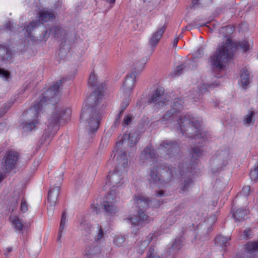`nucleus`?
<instances>
[{"instance_id": "obj_1", "label": "nucleus", "mask_w": 258, "mask_h": 258, "mask_svg": "<svg viewBox=\"0 0 258 258\" xmlns=\"http://www.w3.org/2000/svg\"><path fill=\"white\" fill-rule=\"evenodd\" d=\"M88 83L95 88L92 94L85 101L80 115V123L87 137L90 138L98 128L100 116L95 108L103 99L105 85L97 80L94 73L90 74Z\"/></svg>"}, {"instance_id": "obj_2", "label": "nucleus", "mask_w": 258, "mask_h": 258, "mask_svg": "<svg viewBox=\"0 0 258 258\" xmlns=\"http://www.w3.org/2000/svg\"><path fill=\"white\" fill-rule=\"evenodd\" d=\"M140 162L153 164L150 167L148 179L151 183L158 186L162 185L173 177L172 167L165 164H159L156 160L155 154L152 147H147L140 155Z\"/></svg>"}, {"instance_id": "obj_3", "label": "nucleus", "mask_w": 258, "mask_h": 258, "mask_svg": "<svg viewBox=\"0 0 258 258\" xmlns=\"http://www.w3.org/2000/svg\"><path fill=\"white\" fill-rule=\"evenodd\" d=\"M62 81L59 80L53 84L43 94L42 99L37 104L34 105L31 107L25 113V116L27 121L23 124V128L24 132H29L32 131L38 123V116L39 111L42 107L43 103L51 100L56 96H57L59 92V89L61 86Z\"/></svg>"}, {"instance_id": "obj_4", "label": "nucleus", "mask_w": 258, "mask_h": 258, "mask_svg": "<svg viewBox=\"0 0 258 258\" xmlns=\"http://www.w3.org/2000/svg\"><path fill=\"white\" fill-rule=\"evenodd\" d=\"M233 43L227 38L217 48L215 52L211 56L209 63L212 68L223 69L226 63L232 56Z\"/></svg>"}, {"instance_id": "obj_5", "label": "nucleus", "mask_w": 258, "mask_h": 258, "mask_svg": "<svg viewBox=\"0 0 258 258\" xmlns=\"http://www.w3.org/2000/svg\"><path fill=\"white\" fill-rule=\"evenodd\" d=\"M133 205L138 208L137 218H135L129 216L124 220L128 223L131 224L133 227L141 228L144 225V223L148 222L149 217L145 214L143 210H145L150 205L148 199L141 195L135 196L132 201Z\"/></svg>"}, {"instance_id": "obj_6", "label": "nucleus", "mask_w": 258, "mask_h": 258, "mask_svg": "<svg viewBox=\"0 0 258 258\" xmlns=\"http://www.w3.org/2000/svg\"><path fill=\"white\" fill-rule=\"evenodd\" d=\"M177 127L181 133L189 137L204 138L205 134L202 133L201 122L190 115L180 116L177 121Z\"/></svg>"}, {"instance_id": "obj_7", "label": "nucleus", "mask_w": 258, "mask_h": 258, "mask_svg": "<svg viewBox=\"0 0 258 258\" xmlns=\"http://www.w3.org/2000/svg\"><path fill=\"white\" fill-rule=\"evenodd\" d=\"M116 160L118 163V167H122L124 169L128 165V160L124 152L120 151L118 154ZM125 174V170L119 171L116 170L110 172L108 176V181L112 186V188L119 187L123 183V177Z\"/></svg>"}, {"instance_id": "obj_8", "label": "nucleus", "mask_w": 258, "mask_h": 258, "mask_svg": "<svg viewBox=\"0 0 258 258\" xmlns=\"http://www.w3.org/2000/svg\"><path fill=\"white\" fill-rule=\"evenodd\" d=\"M63 171L62 170L57 171L54 174V180L57 182L56 184H54V187L51 186L49 190L48 196V202L49 203L48 214H52L53 207L55 206L58 196L60 185L62 180Z\"/></svg>"}, {"instance_id": "obj_9", "label": "nucleus", "mask_w": 258, "mask_h": 258, "mask_svg": "<svg viewBox=\"0 0 258 258\" xmlns=\"http://www.w3.org/2000/svg\"><path fill=\"white\" fill-rule=\"evenodd\" d=\"M71 115V110L64 106H56L54 108L53 111L49 119L50 125L55 126L57 123L67 120Z\"/></svg>"}, {"instance_id": "obj_10", "label": "nucleus", "mask_w": 258, "mask_h": 258, "mask_svg": "<svg viewBox=\"0 0 258 258\" xmlns=\"http://www.w3.org/2000/svg\"><path fill=\"white\" fill-rule=\"evenodd\" d=\"M179 151V148L178 145L175 143L170 141H163L160 145L158 148L157 153L160 154L161 156L165 158H168L166 157L168 156L171 158L173 156H176Z\"/></svg>"}, {"instance_id": "obj_11", "label": "nucleus", "mask_w": 258, "mask_h": 258, "mask_svg": "<svg viewBox=\"0 0 258 258\" xmlns=\"http://www.w3.org/2000/svg\"><path fill=\"white\" fill-rule=\"evenodd\" d=\"M117 194L115 189H112L109 193L106 196L102 203L104 209L109 215L116 213L117 211L115 205L116 202Z\"/></svg>"}, {"instance_id": "obj_12", "label": "nucleus", "mask_w": 258, "mask_h": 258, "mask_svg": "<svg viewBox=\"0 0 258 258\" xmlns=\"http://www.w3.org/2000/svg\"><path fill=\"white\" fill-rule=\"evenodd\" d=\"M18 157V154L16 152L9 151L7 153L2 164L3 170L5 172H10L15 167Z\"/></svg>"}, {"instance_id": "obj_13", "label": "nucleus", "mask_w": 258, "mask_h": 258, "mask_svg": "<svg viewBox=\"0 0 258 258\" xmlns=\"http://www.w3.org/2000/svg\"><path fill=\"white\" fill-rule=\"evenodd\" d=\"M136 74L132 72L126 76L121 88V91L125 96H129L133 92L136 82Z\"/></svg>"}, {"instance_id": "obj_14", "label": "nucleus", "mask_w": 258, "mask_h": 258, "mask_svg": "<svg viewBox=\"0 0 258 258\" xmlns=\"http://www.w3.org/2000/svg\"><path fill=\"white\" fill-rule=\"evenodd\" d=\"M164 92V90L163 88H157L152 95L149 102L150 103H155L156 107L163 106L166 104V97Z\"/></svg>"}, {"instance_id": "obj_15", "label": "nucleus", "mask_w": 258, "mask_h": 258, "mask_svg": "<svg viewBox=\"0 0 258 258\" xmlns=\"http://www.w3.org/2000/svg\"><path fill=\"white\" fill-rule=\"evenodd\" d=\"M182 107L183 102L182 100L179 99L175 100L173 103L172 108L170 110V112L163 116L161 119L162 123L164 124H167L168 121L172 119L173 114L180 110Z\"/></svg>"}, {"instance_id": "obj_16", "label": "nucleus", "mask_w": 258, "mask_h": 258, "mask_svg": "<svg viewBox=\"0 0 258 258\" xmlns=\"http://www.w3.org/2000/svg\"><path fill=\"white\" fill-rule=\"evenodd\" d=\"M40 24V22L39 20L36 22L32 21L27 26L26 28L22 30V32L25 35L26 37L29 39L32 42H36L38 40V39L32 35V33Z\"/></svg>"}, {"instance_id": "obj_17", "label": "nucleus", "mask_w": 258, "mask_h": 258, "mask_svg": "<svg viewBox=\"0 0 258 258\" xmlns=\"http://www.w3.org/2000/svg\"><path fill=\"white\" fill-rule=\"evenodd\" d=\"M138 134L136 133H132L125 135L122 138V144L124 146L133 147L137 143L139 140Z\"/></svg>"}, {"instance_id": "obj_18", "label": "nucleus", "mask_w": 258, "mask_h": 258, "mask_svg": "<svg viewBox=\"0 0 258 258\" xmlns=\"http://www.w3.org/2000/svg\"><path fill=\"white\" fill-rule=\"evenodd\" d=\"M165 29L166 26L163 25L153 34L149 41L150 45L152 46H156L157 45Z\"/></svg>"}, {"instance_id": "obj_19", "label": "nucleus", "mask_w": 258, "mask_h": 258, "mask_svg": "<svg viewBox=\"0 0 258 258\" xmlns=\"http://www.w3.org/2000/svg\"><path fill=\"white\" fill-rule=\"evenodd\" d=\"M182 240L181 238H175L171 243V246L169 247L170 253L174 254L176 253L181 247Z\"/></svg>"}, {"instance_id": "obj_20", "label": "nucleus", "mask_w": 258, "mask_h": 258, "mask_svg": "<svg viewBox=\"0 0 258 258\" xmlns=\"http://www.w3.org/2000/svg\"><path fill=\"white\" fill-rule=\"evenodd\" d=\"M39 18L43 22H48L54 20L55 14L51 11L42 10L39 13Z\"/></svg>"}, {"instance_id": "obj_21", "label": "nucleus", "mask_w": 258, "mask_h": 258, "mask_svg": "<svg viewBox=\"0 0 258 258\" xmlns=\"http://www.w3.org/2000/svg\"><path fill=\"white\" fill-rule=\"evenodd\" d=\"M249 73L247 71H243L240 76L239 84L243 88H246L250 83Z\"/></svg>"}, {"instance_id": "obj_22", "label": "nucleus", "mask_w": 258, "mask_h": 258, "mask_svg": "<svg viewBox=\"0 0 258 258\" xmlns=\"http://www.w3.org/2000/svg\"><path fill=\"white\" fill-rule=\"evenodd\" d=\"M255 112L252 110H250L244 116L243 121V123L246 126H249L253 124L254 122V118H253Z\"/></svg>"}, {"instance_id": "obj_23", "label": "nucleus", "mask_w": 258, "mask_h": 258, "mask_svg": "<svg viewBox=\"0 0 258 258\" xmlns=\"http://www.w3.org/2000/svg\"><path fill=\"white\" fill-rule=\"evenodd\" d=\"M146 63L147 59L145 58H143L139 62H136L134 68L135 71L132 72V73H134L137 75L139 73L145 68Z\"/></svg>"}, {"instance_id": "obj_24", "label": "nucleus", "mask_w": 258, "mask_h": 258, "mask_svg": "<svg viewBox=\"0 0 258 258\" xmlns=\"http://www.w3.org/2000/svg\"><path fill=\"white\" fill-rule=\"evenodd\" d=\"M67 217L66 214L63 213L62 214L61 218L60 223L59 229L58 234L57 235L58 239H60L62 235L63 230L64 229L67 223Z\"/></svg>"}, {"instance_id": "obj_25", "label": "nucleus", "mask_w": 258, "mask_h": 258, "mask_svg": "<svg viewBox=\"0 0 258 258\" xmlns=\"http://www.w3.org/2000/svg\"><path fill=\"white\" fill-rule=\"evenodd\" d=\"M247 211L246 209H239L233 214V217L235 220L240 221L243 219L247 215Z\"/></svg>"}, {"instance_id": "obj_26", "label": "nucleus", "mask_w": 258, "mask_h": 258, "mask_svg": "<svg viewBox=\"0 0 258 258\" xmlns=\"http://www.w3.org/2000/svg\"><path fill=\"white\" fill-rule=\"evenodd\" d=\"M10 219L12 225L16 230L19 231L22 229L23 224L18 217L15 216L11 217Z\"/></svg>"}, {"instance_id": "obj_27", "label": "nucleus", "mask_w": 258, "mask_h": 258, "mask_svg": "<svg viewBox=\"0 0 258 258\" xmlns=\"http://www.w3.org/2000/svg\"><path fill=\"white\" fill-rule=\"evenodd\" d=\"M11 52L7 48L0 45V56L4 60H9V59H11Z\"/></svg>"}, {"instance_id": "obj_28", "label": "nucleus", "mask_w": 258, "mask_h": 258, "mask_svg": "<svg viewBox=\"0 0 258 258\" xmlns=\"http://www.w3.org/2000/svg\"><path fill=\"white\" fill-rule=\"evenodd\" d=\"M246 250L249 252L258 251V241L248 242L246 244Z\"/></svg>"}, {"instance_id": "obj_29", "label": "nucleus", "mask_w": 258, "mask_h": 258, "mask_svg": "<svg viewBox=\"0 0 258 258\" xmlns=\"http://www.w3.org/2000/svg\"><path fill=\"white\" fill-rule=\"evenodd\" d=\"M191 183L192 181L190 179L188 178L186 180H184L183 183H182L181 185L180 192L182 194L186 192L190 187Z\"/></svg>"}, {"instance_id": "obj_30", "label": "nucleus", "mask_w": 258, "mask_h": 258, "mask_svg": "<svg viewBox=\"0 0 258 258\" xmlns=\"http://www.w3.org/2000/svg\"><path fill=\"white\" fill-rule=\"evenodd\" d=\"M192 158L197 159L203 155V152L199 148L196 147L191 151Z\"/></svg>"}, {"instance_id": "obj_31", "label": "nucleus", "mask_w": 258, "mask_h": 258, "mask_svg": "<svg viewBox=\"0 0 258 258\" xmlns=\"http://www.w3.org/2000/svg\"><path fill=\"white\" fill-rule=\"evenodd\" d=\"M250 177L252 180L256 181L258 179V165L252 169L250 172Z\"/></svg>"}, {"instance_id": "obj_32", "label": "nucleus", "mask_w": 258, "mask_h": 258, "mask_svg": "<svg viewBox=\"0 0 258 258\" xmlns=\"http://www.w3.org/2000/svg\"><path fill=\"white\" fill-rule=\"evenodd\" d=\"M58 28L57 27H54L53 29L50 30L49 33L48 34L47 31H46L45 33L43 35V36L40 37L39 38L40 41L44 40L47 39L49 35H50L51 33L55 35L57 34L56 29H58Z\"/></svg>"}, {"instance_id": "obj_33", "label": "nucleus", "mask_w": 258, "mask_h": 258, "mask_svg": "<svg viewBox=\"0 0 258 258\" xmlns=\"http://www.w3.org/2000/svg\"><path fill=\"white\" fill-rule=\"evenodd\" d=\"M238 46H239V48L242 49L244 51H245L249 48L250 45L247 41H243L239 42Z\"/></svg>"}, {"instance_id": "obj_34", "label": "nucleus", "mask_w": 258, "mask_h": 258, "mask_svg": "<svg viewBox=\"0 0 258 258\" xmlns=\"http://www.w3.org/2000/svg\"><path fill=\"white\" fill-rule=\"evenodd\" d=\"M124 238L122 236H116L114 238L113 242L116 245H118L122 243L124 241Z\"/></svg>"}, {"instance_id": "obj_35", "label": "nucleus", "mask_w": 258, "mask_h": 258, "mask_svg": "<svg viewBox=\"0 0 258 258\" xmlns=\"http://www.w3.org/2000/svg\"><path fill=\"white\" fill-rule=\"evenodd\" d=\"M104 235V233L103 229L100 226H98L97 227V233L96 236V239L97 240H99L103 238Z\"/></svg>"}, {"instance_id": "obj_36", "label": "nucleus", "mask_w": 258, "mask_h": 258, "mask_svg": "<svg viewBox=\"0 0 258 258\" xmlns=\"http://www.w3.org/2000/svg\"><path fill=\"white\" fill-rule=\"evenodd\" d=\"M146 258H160V257L155 252L154 249H151L148 252Z\"/></svg>"}, {"instance_id": "obj_37", "label": "nucleus", "mask_w": 258, "mask_h": 258, "mask_svg": "<svg viewBox=\"0 0 258 258\" xmlns=\"http://www.w3.org/2000/svg\"><path fill=\"white\" fill-rule=\"evenodd\" d=\"M10 76V73L9 72L4 70L0 69V77L6 79H7Z\"/></svg>"}, {"instance_id": "obj_38", "label": "nucleus", "mask_w": 258, "mask_h": 258, "mask_svg": "<svg viewBox=\"0 0 258 258\" xmlns=\"http://www.w3.org/2000/svg\"><path fill=\"white\" fill-rule=\"evenodd\" d=\"M132 117L130 115L125 116L123 119V123L124 125H128L132 121Z\"/></svg>"}, {"instance_id": "obj_39", "label": "nucleus", "mask_w": 258, "mask_h": 258, "mask_svg": "<svg viewBox=\"0 0 258 258\" xmlns=\"http://www.w3.org/2000/svg\"><path fill=\"white\" fill-rule=\"evenodd\" d=\"M242 194L245 196H247L249 195L250 192V186H245L243 187L242 190Z\"/></svg>"}, {"instance_id": "obj_40", "label": "nucleus", "mask_w": 258, "mask_h": 258, "mask_svg": "<svg viewBox=\"0 0 258 258\" xmlns=\"http://www.w3.org/2000/svg\"><path fill=\"white\" fill-rule=\"evenodd\" d=\"M204 53L203 49L202 48H199L197 50L194 52V55L196 57H199Z\"/></svg>"}, {"instance_id": "obj_41", "label": "nucleus", "mask_w": 258, "mask_h": 258, "mask_svg": "<svg viewBox=\"0 0 258 258\" xmlns=\"http://www.w3.org/2000/svg\"><path fill=\"white\" fill-rule=\"evenodd\" d=\"M20 208H21V210L23 212H26L27 211V210H28L27 206L26 205V202L24 201H22Z\"/></svg>"}, {"instance_id": "obj_42", "label": "nucleus", "mask_w": 258, "mask_h": 258, "mask_svg": "<svg viewBox=\"0 0 258 258\" xmlns=\"http://www.w3.org/2000/svg\"><path fill=\"white\" fill-rule=\"evenodd\" d=\"M183 66H179L177 67L176 70L175 71V74L176 75H179L181 73V71L182 70Z\"/></svg>"}, {"instance_id": "obj_43", "label": "nucleus", "mask_w": 258, "mask_h": 258, "mask_svg": "<svg viewBox=\"0 0 258 258\" xmlns=\"http://www.w3.org/2000/svg\"><path fill=\"white\" fill-rule=\"evenodd\" d=\"M100 252V249L99 248V247H97L94 248L93 249L91 250V251H90V253H91L92 254H96L98 253H99Z\"/></svg>"}, {"instance_id": "obj_44", "label": "nucleus", "mask_w": 258, "mask_h": 258, "mask_svg": "<svg viewBox=\"0 0 258 258\" xmlns=\"http://www.w3.org/2000/svg\"><path fill=\"white\" fill-rule=\"evenodd\" d=\"M250 230L246 229L244 231L243 238H248L250 235Z\"/></svg>"}, {"instance_id": "obj_45", "label": "nucleus", "mask_w": 258, "mask_h": 258, "mask_svg": "<svg viewBox=\"0 0 258 258\" xmlns=\"http://www.w3.org/2000/svg\"><path fill=\"white\" fill-rule=\"evenodd\" d=\"M218 83H219V82H218L217 81V80L214 81V83H213V84H210V85H208V87H209V88H213V87H215V86H218Z\"/></svg>"}, {"instance_id": "obj_46", "label": "nucleus", "mask_w": 258, "mask_h": 258, "mask_svg": "<svg viewBox=\"0 0 258 258\" xmlns=\"http://www.w3.org/2000/svg\"><path fill=\"white\" fill-rule=\"evenodd\" d=\"M207 90V88L205 87V85H203L202 86L200 87V91L202 93H205Z\"/></svg>"}, {"instance_id": "obj_47", "label": "nucleus", "mask_w": 258, "mask_h": 258, "mask_svg": "<svg viewBox=\"0 0 258 258\" xmlns=\"http://www.w3.org/2000/svg\"><path fill=\"white\" fill-rule=\"evenodd\" d=\"M178 39H179V37H176L174 38V39L173 40V46H176L177 43H178Z\"/></svg>"}, {"instance_id": "obj_48", "label": "nucleus", "mask_w": 258, "mask_h": 258, "mask_svg": "<svg viewBox=\"0 0 258 258\" xmlns=\"http://www.w3.org/2000/svg\"><path fill=\"white\" fill-rule=\"evenodd\" d=\"M222 29L223 30H225V31H227L228 29H230L231 30V32H233V29L232 27H230V26H226V27H224L223 28H222Z\"/></svg>"}, {"instance_id": "obj_49", "label": "nucleus", "mask_w": 258, "mask_h": 258, "mask_svg": "<svg viewBox=\"0 0 258 258\" xmlns=\"http://www.w3.org/2000/svg\"><path fill=\"white\" fill-rule=\"evenodd\" d=\"M12 248L11 247H7L5 249V255L7 254V253L10 252L12 251Z\"/></svg>"}, {"instance_id": "obj_50", "label": "nucleus", "mask_w": 258, "mask_h": 258, "mask_svg": "<svg viewBox=\"0 0 258 258\" xmlns=\"http://www.w3.org/2000/svg\"><path fill=\"white\" fill-rule=\"evenodd\" d=\"M87 228H85V230L87 232H89L90 231V229H91V226L90 225L89 226L88 224H87Z\"/></svg>"}, {"instance_id": "obj_51", "label": "nucleus", "mask_w": 258, "mask_h": 258, "mask_svg": "<svg viewBox=\"0 0 258 258\" xmlns=\"http://www.w3.org/2000/svg\"><path fill=\"white\" fill-rule=\"evenodd\" d=\"M11 24H12V25H13V23H11V22H10L9 24H7V27L8 29H9L10 30H12V28H11V27H10V25H11Z\"/></svg>"}, {"instance_id": "obj_52", "label": "nucleus", "mask_w": 258, "mask_h": 258, "mask_svg": "<svg viewBox=\"0 0 258 258\" xmlns=\"http://www.w3.org/2000/svg\"><path fill=\"white\" fill-rule=\"evenodd\" d=\"M199 1V0H192V3L193 5H196L198 4Z\"/></svg>"}, {"instance_id": "obj_53", "label": "nucleus", "mask_w": 258, "mask_h": 258, "mask_svg": "<svg viewBox=\"0 0 258 258\" xmlns=\"http://www.w3.org/2000/svg\"><path fill=\"white\" fill-rule=\"evenodd\" d=\"M4 176L2 173H0V182L4 179Z\"/></svg>"}, {"instance_id": "obj_54", "label": "nucleus", "mask_w": 258, "mask_h": 258, "mask_svg": "<svg viewBox=\"0 0 258 258\" xmlns=\"http://www.w3.org/2000/svg\"><path fill=\"white\" fill-rule=\"evenodd\" d=\"M53 135H54V133H51L49 136H48V137H47L48 139H51Z\"/></svg>"}, {"instance_id": "obj_55", "label": "nucleus", "mask_w": 258, "mask_h": 258, "mask_svg": "<svg viewBox=\"0 0 258 258\" xmlns=\"http://www.w3.org/2000/svg\"><path fill=\"white\" fill-rule=\"evenodd\" d=\"M143 243L144 244V246L145 247L147 245V244H148V243L147 242H146V241H144L143 242Z\"/></svg>"}, {"instance_id": "obj_56", "label": "nucleus", "mask_w": 258, "mask_h": 258, "mask_svg": "<svg viewBox=\"0 0 258 258\" xmlns=\"http://www.w3.org/2000/svg\"><path fill=\"white\" fill-rule=\"evenodd\" d=\"M162 195H163V192H162V191H160V192H159V194L158 195V196H162Z\"/></svg>"}, {"instance_id": "obj_57", "label": "nucleus", "mask_w": 258, "mask_h": 258, "mask_svg": "<svg viewBox=\"0 0 258 258\" xmlns=\"http://www.w3.org/2000/svg\"><path fill=\"white\" fill-rule=\"evenodd\" d=\"M172 217H173V216H172V215H170V216H169V219H168V220H170L171 219H172Z\"/></svg>"}, {"instance_id": "obj_58", "label": "nucleus", "mask_w": 258, "mask_h": 258, "mask_svg": "<svg viewBox=\"0 0 258 258\" xmlns=\"http://www.w3.org/2000/svg\"><path fill=\"white\" fill-rule=\"evenodd\" d=\"M128 101H127L126 103H125L124 108H125L126 107V106L128 105Z\"/></svg>"}, {"instance_id": "obj_59", "label": "nucleus", "mask_w": 258, "mask_h": 258, "mask_svg": "<svg viewBox=\"0 0 258 258\" xmlns=\"http://www.w3.org/2000/svg\"><path fill=\"white\" fill-rule=\"evenodd\" d=\"M230 240V238L229 237L227 238L226 241H228Z\"/></svg>"}, {"instance_id": "obj_60", "label": "nucleus", "mask_w": 258, "mask_h": 258, "mask_svg": "<svg viewBox=\"0 0 258 258\" xmlns=\"http://www.w3.org/2000/svg\"><path fill=\"white\" fill-rule=\"evenodd\" d=\"M44 138H45V140H46V139L47 137L46 136L45 134V135H44Z\"/></svg>"}, {"instance_id": "obj_61", "label": "nucleus", "mask_w": 258, "mask_h": 258, "mask_svg": "<svg viewBox=\"0 0 258 258\" xmlns=\"http://www.w3.org/2000/svg\"><path fill=\"white\" fill-rule=\"evenodd\" d=\"M144 2H149V0H144Z\"/></svg>"}, {"instance_id": "obj_62", "label": "nucleus", "mask_w": 258, "mask_h": 258, "mask_svg": "<svg viewBox=\"0 0 258 258\" xmlns=\"http://www.w3.org/2000/svg\"><path fill=\"white\" fill-rule=\"evenodd\" d=\"M50 107H51V108H53V106L52 105H51V106H50Z\"/></svg>"}, {"instance_id": "obj_63", "label": "nucleus", "mask_w": 258, "mask_h": 258, "mask_svg": "<svg viewBox=\"0 0 258 258\" xmlns=\"http://www.w3.org/2000/svg\"><path fill=\"white\" fill-rule=\"evenodd\" d=\"M176 221V220H174V221L173 222V223H174Z\"/></svg>"}]
</instances>
